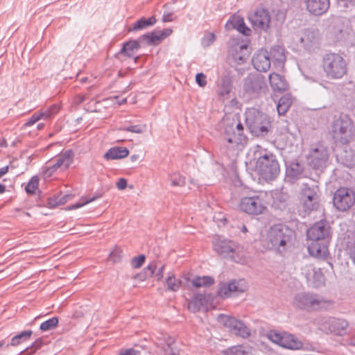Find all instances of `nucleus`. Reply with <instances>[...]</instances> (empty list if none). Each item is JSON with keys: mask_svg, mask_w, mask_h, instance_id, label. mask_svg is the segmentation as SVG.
<instances>
[{"mask_svg": "<svg viewBox=\"0 0 355 355\" xmlns=\"http://www.w3.org/2000/svg\"><path fill=\"white\" fill-rule=\"evenodd\" d=\"M329 235V227L324 221H319L308 230V251L311 256L317 258L327 256Z\"/></svg>", "mask_w": 355, "mask_h": 355, "instance_id": "obj_1", "label": "nucleus"}, {"mask_svg": "<svg viewBox=\"0 0 355 355\" xmlns=\"http://www.w3.org/2000/svg\"><path fill=\"white\" fill-rule=\"evenodd\" d=\"M293 231L287 226L277 224L272 226L267 232L264 239V245L268 250L282 254L293 244Z\"/></svg>", "mask_w": 355, "mask_h": 355, "instance_id": "obj_2", "label": "nucleus"}, {"mask_svg": "<svg viewBox=\"0 0 355 355\" xmlns=\"http://www.w3.org/2000/svg\"><path fill=\"white\" fill-rule=\"evenodd\" d=\"M253 157L257 159L255 169L261 178L270 181L277 177L280 171L279 164L272 153L257 146Z\"/></svg>", "mask_w": 355, "mask_h": 355, "instance_id": "obj_3", "label": "nucleus"}, {"mask_svg": "<svg viewBox=\"0 0 355 355\" xmlns=\"http://www.w3.org/2000/svg\"><path fill=\"white\" fill-rule=\"evenodd\" d=\"M331 135L336 144L349 143L355 136V128L352 120L343 114L335 117L331 125Z\"/></svg>", "mask_w": 355, "mask_h": 355, "instance_id": "obj_4", "label": "nucleus"}, {"mask_svg": "<svg viewBox=\"0 0 355 355\" xmlns=\"http://www.w3.org/2000/svg\"><path fill=\"white\" fill-rule=\"evenodd\" d=\"M245 123L250 133L255 137L266 135L271 126L270 117L256 108L246 110Z\"/></svg>", "mask_w": 355, "mask_h": 355, "instance_id": "obj_5", "label": "nucleus"}, {"mask_svg": "<svg viewBox=\"0 0 355 355\" xmlns=\"http://www.w3.org/2000/svg\"><path fill=\"white\" fill-rule=\"evenodd\" d=\"M298 200L300 207L304 214H308L317 210L320 202L319 187L309 182L303 183L298 193Z\"/></svg>", "mask_w": 355, "mask_h": 355, "instance_id": "obj_6", "label": "nucleus"}, {"mask_svg": "<svg viewBox=\"0 0 355 355\" xmlns=\"http://www.w3.org/2000/svg\"><path fill=\"white\" fill-rule=\"evenodd\" d=\"M322 68L330 79H340L347 72V63L339 53H326L322 58Z\"/></svg>", "mask_w": 355, "mask_h": 355, "instance_id": "obj_7", "label": "nucleus"}, {"mask_svg": "<svg viewBox=\"0 0 355 355\" xmlns=\"http://www.w3.org/2000/svg\"><path fill=\"white\" fill-rule=\"evenodd\" d=\"M214 251L224 258H229L233 261L239 263H245V257L239 245L235 242L221 239H214L213 241Z\"/></svg>", "mask_w": 355, "mask_h": 355, "instance_id": "obj_8", "label": "nucleus"}, {"mask_svg": "<svg viewBox=\"0 0 355 355\" xmlns=\"http://www.w3.org/2000/svg\"><path fill=\"white\" fill-rule=\"evenodd\" d=\"M321 296L311 293H297L293 300V306L297 309L308 311L318 310L326 304Z\"/></svg>", "mask_w": 355, "mask_h": 355, "instance_id": "obj_9", "label": "nucleus"}, {"mask_svg": "<svg viewBox=\"0 0 355 355\" xmlns=\"http://www.w3.org/2000/svg\"><path fill=\"white\" fill-rule=\"evenodd\" d=\"M241 211L248 215L261 214L267 209V203L263 194L243 197L239 204Z\"/></svg>", "mask_w": 355, "mask_h": 355, "instance_id": "obj_10", "label": "nucleus"}, {"mask_svg": "<svg viewBox=\"0 0 355 355\" xmlns=\"http://www.w3.org/2000/svg\"><path fill=\"white\" fill-rule=\"evenodd\" d=\"M268 89L263 76L250 74L244 80L243 90L250 98H256L265 94Z\"/></svg>", "mask_w": 355, "mask_h": 355, "instance_id": "obj_11", "label": "nucleus"}, {"mask_svg": "<svg viewBox=\"0 0 355 355\" xmlns=\"http://www.w3.org/2000/svg\"><path fill=\"white\" fill-rule=\"evenodd\" d=\"M218 321L237 336L248 338L251 336L250 329L234 317L220 314L218 317Z\"/></svg>", "mask_w": 355, "mask_h": 355, "instance_id": "obj_12", "label": "nucleus"}, {"mask_svg": "<svg viewBox=\"0 0 355 355\" xmlns=\"http://www.w3.org/2000/svg\"><path fill=\"white\" fill-rule=\"evenodd\" d=\"M320 329L326 332L343 336L347 333L349 323L347 320L336 318H321L318 321Z\"/></svg>", "mask_w": 355, "mask_h": 355, "instance_id": "obj_13", "label": "nucleus"}, {"mask_svg": "<svg viewBox=\"0 0 355 355\" xmlns=\"http://www.w3.org/2000/svg\"><path fill=\"white\" fill-rule=\"evenodd\" d=\"M355 202L354 191L347 187H340L336 191L333 198L334 206L340 211L349 209Z\"/></svg>", "mask_w": 355, "mask_h": 355, "instance_id": "obj_14", "label": "nucleus"}, {"mask_svg": "<svg viewBox=\"0 0 355 355\" xmlns=\"http://www.w3.org/2000/svg\"><path fill=\"white\" fill-rule=\"evenodd\" d=\"M73 153L71 150H67L56 157L53 160L50 162L44 169V175L46 177L51 176L58 169L61 171L66 170L69 168L72 162Z\"/></svg>", "mask_w": 355, "mask_h": 355, "instance_id": "obj_15", "label": "nucleus"}, {"mask_svg": "<svg viewBox=\"0 0 355 355\" xmlns=\"http://www.w3.org/2000/svg\"><path fill=\"white\" fill-rule=\"evenodd\" d=\"M308 162L315 169L322 168L326 166L329 159L327 148L322 145L312 148L308 155Z\"/></svg>", "mask_w": 355, "mask_h": 355, "instance_id": "obj_16", "label": "nucleus"}, {"mask_svg": "<svg viewBox=\"0 0 355 355\" xmlns=\"http://www.w3.org/2000/svg\"><path fill=\"white\" fill-rule=\"evenodd\" d=\"M249 21L256 30L266 31L270 27V14L264 8L257 9L248 16Z\"/></svg>", "mask_w": 355, "mask_h": 355, "instance_id": "obj_17", "label": "nucleus"}, {"mask_svg": "<svg viewBox=\"0 0 355 355\" xmlns=\"http://www.w3.org/2000/svg\"><path fill=\"white\" fill-rule=\"evenodd\" d=\"M295 42L307 51H313L318 45V33L313 29H304L295 37Z\"/></svg>", "mask_w": 355, "mask_h": 355, "instance_id": "obj_18", "label": "nucleus"}, {"mask_svg": "<svg viewBox=\"0 0 355 355\" xmlns=\"http://www.w3.org/2000/svg\"><path fill=\"white\" fill-rule=\"evenodd\" d=\"M224 141L231 144L232 147L244 146L248 139L244 134L237 133L234 128V123L227 124L225 127L223 138Z\"/></svg>", "mask_w": 355, "mask_h": 355, "instance_id": "obj_19", "label": "nucleus"}, {"mask_svg": "<svg viewBox=\"0 0 355 355\" xmlns=\"http://www.w3.org/2000/svg\"><path fill=\"white\" fill-rule=\"evenodd\" d=\"M246 288L247 286L244 280H232L229 283L220 284L218 295L223 298H227L230 297L232 293H243Z\"/></svg>", "mask_w": 355, "mask_h": 355, "instance_id": "obj_20", "label": "nucleus"}, {"mask_svg": "<svg viewBox=\"0 0 355 355\" xmlns=\"http://www.w3.org/2000/svg\"><path fill=\"white\" fill-rule=\"evenodd\" d=\"M306 10L312 15L320 16L329 10L330 0H304Z\"/></svg>", "mask_w": 355, "mask_h": 355, "instance_id": "obj_21", "label": "nucleus"}, {"mask_svg": "<svg viewBox=\"0 0 355 355\" xmlns=\"http://www.w3.org/2000/svg\"><path fill=\"white\" fill-rule=\"evenodd\" d=\"M252 64L259 71H267L270 67V58L266 50L261 49L252 57Z\"/></svg>", "mask_w": 355, "mask_h": 355, "instance_id": "obj_22", "label": "nucleus"}, {"mask_svg": "<svg viewBox=\"0 0 355 355\" xmlns=\"http://www.w3.org/2000/svg\"><path fill=\"white\" fill-rule=\"evenodd\" d=\"M164 265L158 267L156 262H153L144 269L143 273L138 274L137 277L139 279L144 280L154 275L157 281H160L164 276Z\"/></svg>", "mask_w": 355, "mask_h": 355, "instance_id": "obj_23", "label": "nucleus"}, {"mask_svg": "<svg viewBox=\"0 0 355 355\" xmlns=\"http://www.w3.org/2000/svg\"><path fill=\"white\" fill-rule=\"evenodd\" d=\"M232 87V78L228 75L223 76L218 84L217 89V94L220 100L225 101L230 98Z\"/></svg>", "mask_w": 355, "mask_h": 355, "instance_id": "obj_24", "label": "nucleus"}, {"mask_svg": "<svg viewBox=\"0 0 355 355\" xmlns=\"http://www.w3.org/2000/svg\"><path fill=\"white\" fill-rule=\"evenodd\" d=\"M225 27L228 30L236 29L246 36L250 35L252 32L245 25L243 18L239 15L232 16L226 23Z\"/></svg>", "mask_w": 355, "mask_h": 355, "instance_id": "obj_25", "label": "nucleus"}, {"mask_svg": "<svg viewBox=\"0 0 355 355\" xmlns=\"http://www.w3.org/2000/svg\"><path fill=\"white\" fill-rule=\"evenodd\" d=\"M233 53L232 56L237 64H241L244 63L249 58L250 51L247 44H236L232 47Z\"/></svg>", "mask_w": 355, "mask_h": 355, "instance_id": "obj_26", "label": "nucleus"}, {"mask_svg": "<svg viewBox=\"0 0 355 355\" xmlns=\"http://www.w3.org/2000/svg\"><path fill=\"white\" fill-rule=\"evenodd\" d=\"M279 346L290 349H299L302 347V343L293 334L283 332Z\"/></svg>", "mask_w": 355, "mask_h": 355, "instance_id": "obj_27", "label": "nucleus"}, {"mask_svg": "<svg viewBox=\"0 0 355 355\" xmlns=\"http://www.w3.org/2000/svg\"><path fill=\"white\" fill-rule=\"evenodd\" d=\"M207 299L205 295L202 293L196 294L193 299L188 302V309L191 312L196 313L201 309L206 307Z\"/></svg>", "mask_w": 355, "mask_h": 355, "instance_id": "obj_28", "label": "nucleus"}, {"mask_svg": "<svg viewBox=\"0 0 355 355\" xmlns=\"http://www.w3.org/2000/svg\"><path fill=\"white\" fill-rule=\"evenodd\" d=\"M270 86L274 91L282 92L288 88L285 78L278 73H273L269 76Z\"/></svg>", "mask_w": 355, "mask_h": 355, "instance_id": "obj_29", "label": "nucleus"}, {"mask_svg": "<svg viewBox=\"0 0 355 355\" xmlns=\"http://www.w3.org/2000/svg\"><path fill=\"white\" fill-rule=\"evenodd\" d=\"M224 355H254L253 348L248 345L230 347L223 352Z\"/></svg>", "mask_w": 355, "mask_h": 355, "instance_id": "obj_30", "label": "nucleus"}, {"mask_svg": "<svg viewBox=\"0 0 355 355\" xmlns=\"http://www.w3.org/2000/svg\"><path fill=\"white\" fill-rule=\"evenodd\" d=\"M128 154L129 150L125 147H113L107 151L104 158L107 160L119 159L126 157Z\"/></svg>", "mask_w": 355, "mask_h": 355, "instance_id": "obj_31", "label": "nucleus"}, {"mask_svg": "<svg viewBox=\"0 0 355 355\" xmlns=\"http://www.w3.org/2000/svg\"><path fill=\"white\" fill-rule=\"evenodd\" d=\"M157 20L155 17H150L148 19H146L145 17H142L140 19L137 20L133 24L132 28L128 29V31H137L139 30L146 29L150 26H153L156 23Z\"/></svg>", "mask_w": 355, "mask_h": 355, "instance_id": "obj_32", "label": "nucleus"}, {"mask_svg": "<svg viewBox=\"0 0 355 355\" xmlns=\"http://www.w3.org/2000/svg\"><path fill=\"white\" fill-rule=\"evenodd\" d=\"M140 49L139 42L137 40H130L125 42L123 47L120 51V53L126 55L129 58H132L135 55V51Z\"/></svg>", "mask_w": 355, "mask_h": 355, "instance_id": "obj_33", "label": "nucleus"}, {"mask_svg": "<svg viewBox=\"0 0 355 355\" xmlns=\"http://www.w3.org/2000/svg\"><path fill=\"white\" fill-rule=\"evenodd\" d=\"M140 41L145 42L147 44H157L163 40L160 31H154L144 34L139 37Z\"/></svg>", "mask_w": 355, "mask_h": 355, "instance_id": "obj_34", "label": "nucleus"}, {"mask_svg": "<svg viewBox=\"0 0 355 355\" xmlns=\"http://www.w3.org/2000/svg\"><path fill=\"white\" fill-rule=\"evenodd\" d=\"M51 109H48L46 111H39L34 113L31 117L24 123L26 127H30L35 124L40 119H46L51 115Z\"/></svg>", "mask_w": 355, "mask_h": 355, "instance_id": "obj_35", "label": "nucleus"}, {"mask_svg": "<svg viewBox=\"0 0 355 355\" xmlns=\"http://www.w3.org/2000/svg\"><path fill=\"white\" fill-rule=\"evenodd\" d=\"M304 171V166L298 162H291L286 169L287 176L293 178H299Z\"/></svg>", "mask_w": 355, "mask_h": 355, "instance_id": "obj_36", "label": "nucleus"}, {"mask_svg": "<svg viewBox=\"0 0 355 355\" xmlns=\"http://www.w3.org/2000/svg\"><path fill=\"white\" fill-rule=\"evenodd\" d=\"M292 104V98L290 94L283 96L279 101L277 110L279 115H284L288 110Z\"/></svg>", "mask_w": 355, "mask_h": 355, "instance_id": "obj_37", "label": "nucleus"}, {"mask_svg": "<svg viewBox=\"0 0 355 355\" xmlns=\"http://www.w3.org/2000/svg\"><path fill=\"white\" fill-rule=\"evenodd\" d=\"M33 334V331L31 330H26L24 331L15 336H14L11 339L10 342V346H17L20 345L21 343L28 340L31 335Z\"/></svg>", "mask_w": 355, "mask_h": 355, "instance_id": "obj_38", "label": "nucleus"}, {"mask_svg": "<svg viewBox=\"0 0 355 355\" xmlns=\"http://www.w3.org/2000/svg\"><path fill=\"white\" fill-rule=\"evenodd\" d=\"M167 290L173 292L178 291L182 284L181 280L177 279L173 274H168L165 282Z\"/></svg>", "mask_w": 355, "mask_h": 355, "instance_id": "obj_39", "label": "nucleus"}, {"mask_svg": "<svg viewBox=\"0 0 355 355\" xmlns=\"http://www.w3.org/2000/svg\"><path fill=\"white\" fill-rule=\"evenodd\" d=\"M308 283L311 284L313 287L318 288L321 286L324 283V277L320 268H316L311 277V279L307 281Z\"/></svg>", "mask_w": 355, "mask_h": 355, "instance_id": "obj_40", "label": "nucleus"}, {"mask_svg": "<svg viewBox=\"0 0 355 355\" xmlns=\"http://www.w3.org/2000/svg\"><path fill=\"white\" fill-rule=\"evenodd\" d=\"M214 283V278L209 276L196 277L192 280V285L196 288L209 286Z\"/></svg>", "mask_w": 355, "mask_h": 355, "instance_id": "obj_41", "label": "nucleus"}, {"mask_svg": "<svg viewBox=\"0 0 355 355\" xmlns=\"http://www.w3.org/2000/svg\"><path fill=\"white\" fill-rule=\"evenodd\" d=\"M270 55L279 63H284L286 60L284 49L281 46H275L270 49Z\"/></svg>", "mask_w": 355, "mask_h": 355, "instance_id": "obj_42", "label": "nucleus"}, {"mask_svg": "<svg viewBox=\"0 0 355 355\" xmlns=\"http://www.w3.org/2000/svg\"><path fill=\"white\" fill-rule=\"evenodd\" d=\"M71 197L70 195L59 194L58 196H55L54 198H49L48 205L51 208L55 207L59 205H63L66 203L68 200L71 199Z\"/></svg>", "mask_w": 355, "mask_h": 355, "instance_id": "obj_43", "label": "nucleus"}, {"mask_svg": "<svg viewBox=\"0 0 355 355\" xmlns=\"http://www.w3.org/2000/svg\"><path fill=\"white\" fill-rule=\"evenodd\" d=\"M58 324V318L53 317L40 324V329L42 331H47L55 328Z\"/></svg>", "mask_w": 355, "mask_h": 355, "instance_id": "obj_44", "label": "nucleus"}, {"mask_svg": "<svg viewBox=\"0 0 355 355\" xmlns=\"http://www.w3.org/2000/svg\"><path fill=\"white\" fill-rule=\"evenodd\" d=\"M39 185V180L36 176L33 177L27 185L26 186L25 190L28 194H33L36 189H37Z\"/></svg>", "mask_w": 355, "mask_h": 355, "instance_id": "obj_45", "label": "nucleus"}, {"mask_svg": "<svg viewBox=\"0 0 355 355\" xmlns=\"http://www.w3.org/2000/svg\"><path fill=\"white\" fill-rule=\"evenodd\" d=\"M266 337L272 343L279 345L282 337V333H279L275 330H270L267 333Z\"/></svg>", "mask_w": 355, "mask_h": 355, "instance_id": "obj_46", "label": "nucleus"}, {"mask_svg": "<svg viewBox=\"0 0 355 355\" xmlns=\"http://www.w3.org/2000/svg\"><path fill=\"white\" fill-rule=\"evenodd\" d=\"M121 130L127 132H134V133H143L146 130V125L145 124H137L134 125H130L128 127L123 128Z\"/></svg>", "mask_w": 355, "mask_h": 355, "instance_id": "obj_47", "label": "nucleus"}, {"mask_svg": "<svg viewBox=\"0 0 355 355\" xmlns=\"http://www.w3.org/2000/svg\"><path fill=\"white\" fill-rule=\"evenodd\" d=\"M215 35L213 33H209L202 38L201 44L204 48H207L211 45L215 41Z\"/></svg>", "mask_w": 355, "mask_h": 355, "instance_id": "obj_48", "label": "nucleus"}, {"mask_svg": "<svg viewBox=\"0 0 355 355\" xmlns=\"http://www.w3.org/2000/svg\"><path fill=\"white\" fill-rule=\"evenodd\" d=\"M316 269L312 264H306L302 268V274L306 277V281L311 279V277L314 274Z\"/></svg>", "mask_w": 355, "mask_h": 355, "instance_id": "obj_49", "label": "nucleus"}, {"mask_svg": "<svg viewBox=\"0 0 355 355\" xmlns=\"http://www.w3.org/2000/svg\"><path fill=\"white\" fill-rule=\"evenodd\" d=\"M146 257L144 254H140L137 257H135L131 261V266L133 268H140L145 261Z\"/></svg>", "mask_w": 355, "mask_h": 355, "instance_id": "obj_50", "label": "nucleus"}, {"mask_svg": "<svg viewBox=\"0 0 355 355\" xmlns=\"http://www.w3.org/2000/svg\"><path fill=\"white\" fill-rule=\"evenodd\" d=\"M42 345V340L41 339H37L35 340L30 348L27 349L28 353L29 354H32L35 353L37 349H39Z\"/></svg>", "mask_w": 355, "mask_h": 355, "instance_id": "obj_51", "label": "nucleus"}, {"mask_svg": "<svg viewBox=\"0 0 355 355\" xmlns=\"http://www.w3.org/2000/svg\"><path fill=\"white\" fill-rule=\"evenodd\" d=\"M121 251L119 249H116L115 250L110 252L109 259L114 263L118 262L121 259Z\"/></svg>", "mask_w": 355, "mask_h": 355, "instance_id": "obj_52", "label": "nucleus"}, {"mask_svg": "<svg viewBox=\"0 0 355 355\" xmlns=\"http://www.w3.org/2000/svg\"><path fill=\"white\" fill-rule=\"evenodd\" d=\"M173 340L170 338L166 343V348H164L166 355H178L173 349Z\"/></svg>", "mask_w": 355, "mask_h": 355, "instance_id": "obj_53", "label": "nucleus"}, {"mask_svg": "<svg viewBox=\"0 0 355 355\" xmlns=\"http://www.w3.org/2000/svg\"><path fill=\"white\" fill-rule=\"evenodd\" d=\"M196 81L200 87H205L207 85L206 76L202 73H199L196 76Z\"/></svg>", "mask_w": 355, "mask_h": 355, "instance_id": "obj_54", "label": "nucleus"}, {"mask_svg": "<svg viewBox=\"0 0 355 355\" xmlns=\"http://www.w3.org/2000/svg\"><path fill=\"white\" fill-rule=\"evenodd\" d=\"M171 184L173 186L182 187L185 184V179H184V178H183L180 175H178L172 179Z\"/></svg>", "mask_w": 355, "mask_h": 355, "instance_id": "obj_55", "label": "nucleus"}, {"mask_svg": "<svg viewBox=\"0 0 355 355\" xmlns=\"http://www.w3.org/2000/svg\"><path fill=\"white\" fill-rule=\"evenodd\" d=\"M101 196H95L92 198H90L89 199H87L85 202L82 203V204H75L71 206V209H77V208H79L81 206L85 205V204H87V203H89L91 202H93L94 200H95L96 199L100 198Z\"/></svg>", "mask_w": 355, "mask_h": 355, "instance_id": "obj_56", "label": "nucleus"}, {"mask_svg": "<svg viewBox=\"0 0 355 355\" xmlns=\"http://www.w3.org/2000/svg\"><path fill=\"white\" fill-rule=\"evenodd\" d=\"M119 355H140V352L134 349H129L121 352Z\"/></svg>", "mask_w": 355, "mask_h": 355, "instance_id": "obj_57", "label": "nucleus"}, {"mask_svg": "<svg viewBox=\"0 0 355 355\" xmlns=\"http://www.w3.org/2000/svg\"><path fill=\"white\" fill-rule=\"evenodd\" d=\"M127 187V181L124 178H120L119 181L116 182V187L119 190H123Z\"/></svg>", "mask_w": 355, "mask_h": 355, "instance_id": "obj_58", "label": "nucleus"}, {"mask_svg": "<svg viewBox=\"0 0 355 355\" xmlns=\"http://www.w3.org/2000/svg\"><path fill=\"white\" fill-rule=\"evenodd\" d=\"M338 3L344 7L352 6L355 4V0H337Z\"/></svg>", "mask_w": 355, "mask_h": 355, "instance_id": "obj_59", "label": "nucleus"}, {"mask_svg": "<svg viewBox=\"0 0 355 355\" xmlns=\"http://www.w3.org/2000/svg\"><path fill=\"white\" fill-rule=\"evenodd\" d=\"M173 14L171 12L164 13L162 16V21L164 22H168L173 20L172 19Z\"/></svg>", "mask_w": 355, "mask_h": 355, "instance_id": "obj_60", "label": "nucleus"}, {"mask_svg": "<svg viewBox=\"0 0 355 355\" xmlns=\"http://www.w3.org/2000/svg\"><path fill=\"white\" fill-rule=\"evenodd\" d=\"M162 35V37H163V39L166 38V37H168V35H170L172 33V29L171 28H165L162 31H160Z\"/></svg>", "mask_w": 355, "mask_h": 355, "instance_id": "obj_61", "label": "nucleus"}, {"mask_svg": "<svg viewBox=\"0 0 355 355\" xmlns=\"http://www.w3.org/2000/svg\"><path fill=\"white\" fill-rule=\"evenodd\" d=\"M114 99L116 100V103H117L119 105H123L127 102L125 98H119V96H114Z\"/></svg>", "mask_w": 355, "mask_h": 355, "instance_id": "obj_62", "label": "nucleus"}, {"mask_svg": "<svg viewBox=\"0 0 355 355\" xmlns=\"http://www.w3.org/2000/svg\"><path fill=\"white\" fill-rule=\"evenodd\" d=\"M234 128L237 133L243 134V127L240 122L238 123L236 125H234Z\"/></svg>", "mask_w": 355, "mask_h": 355, "instance_id": "obj_63", "label": "nucleus"}, {"mask_svg": "<svg viewBox=\"0 0 355 355\" xmlns=\"http://www.w3.org/2000/svg\"><path fill=\"white\" fill-rule=\"evenodd\" d=\"M86 100V96L84 95H78L76 98V102L78 104L83 103Z\"/></svg>", "mask_w": 355, "mask_h": 355, "instance_id": "obj_64", "label": "nucleus"}]
</instances>
